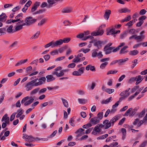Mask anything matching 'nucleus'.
Listing matches in <instances>:
<instances>
[{"label": "nucleus", "mask_w": 147, "mask_h": 147, "mask_svg": "<svg viewBox=\"0 0 147 147\" xmlns=\"http://www.w3.org/2000/svg\"><path fill=\"white\" fill-rule=\"evenodd\" d=\"M63 23L65 26L70 25L72 24L71 22L67 20H65Z\"/></svg>", "instance_id": "nucleus-57"}, {"label": "nucleus", "mask_w": 147, "mask_h": 147, "mask_svg": "<svg viewBox=\"0 0 147 147\" xmlns=\"http://www.w3.org/2000/svg\"><path fill=\"white\" fill-rule=\"evenodd\" d=\"M80 61L81 58H79L77 56L76 57V58L74 59L73 60V62L76 63L80 62Z\"/></svg>", "instance_id": "nucleus-48"}, {"label": "nucleus", "mask_w": 147, "mask_h": 147, "mask_svg": "<svg viewBox=\"0 0 147 147\" xmlns=\"http://www.w3.org/2000/svg\"><path fill=\"white\" fill-rule=\"evenodd\" d=\"M121 131L123 135L122 139L124 140L125 138L126 135V130L125 129L122 128L121 129Z\"/></svg>", "instance_id": "nucleus-23"}, {"label": "nucleus", "mask_w": 147, "mask_h": 147, "mask_svg": "<svg viewBox=\"0 0 147 147\" xmlns=\"http://www.w3.org/2000/svg\"><path fill=\"white\" fill-rule=\"evenodd\" d=\"M63 40L62 39H60L56 41L55 45L56 46L60 45L63 43Z\"/></svg>", "instance_id": "nucleus-41"}, {"label": "nucleus", "mask_w": 147, "mask_h": 147, "mask_svg": "<svg viewBox=\"0 0 147 147\" xmlns=\"http://www.w3.org/2000/svg\"><path fill=\"white\" fill-rule=\"evenodd\" d=\"M103 123L105 125V129H107L109 128L111 126H112L110 122L108 120H105L103 122Z\"/></svg>", "instance_id": "nucleus-7"}, {"label": "nucleus", "mask_w": 147, "mask_h": 147, "mask_svg": "<svg viewBox=\"0 0 147 147\" xmlns=\"http://www.w3.org/2000/svg\"><path fill=\"white\" fill-rule=\"evenodd\" d=\"M74 121L72 118L69 121V123L70 125L73 127L75 126V124L74 123Z\"/></svg>", "instance_id": "nucleus-63"}, {"label": "nucleus", "mask_w": 147, "mask_h": 147, "mask_svg": "<svg viewBox=\"0 0 147 147\" xmlns=\"http://www.w3.org/2000/svg\"><path fill=\"white\" fill-rule=\"evenodd\" d=\"M62 100L64 106L66 108H68L69 105L67 101L65 99L63 98L62 99Z\"/></svg>", "instance_id": "nucleus-38"}, {"label": "nucleus", "mask_w": 147, "mask_h": 147, "mask_svg": "<svg viewBox=\"0 0 147 147\" xmlns=\"http://www.w3.org/2000/svg\"><path fill=\"white\" fill-rule=\"evenodd\" d=\"M98 125H97L94 128L93 131H92V134H94V135H96L97 134V132H98V130L99 129V127L98 126Z\"/></svg>", "instance_id": "nucleus-26"}, {"label": "nucleus", "mask_w": 147, "mask_h": 147, "mask_svg": "<svg viewBox=\"0 0 147 147\" xmlns=\"http://www.w3.org/2000/svg\"><path fill=\"white\" fill-rule=\"evenodd\" d=\"M46 10L45 9H40L38 11H37L36 12L33 13L34 14H36L39 13H42L43 12H45Z\"/></svg>", "instance_id": "nucleus-42"}, {"label": "nucleus", "mask_w": 147, "mask_h": 147, "mask_svg": "<svg viewBox=\"0 0 147 147\" xmlns=\"http://www.w3.org/2000/svg\"><path fill=\"white\" fill-rule=\"evenodd\" d=\"M34 98H31L28 101H26L24 103V105L25 106L31 104L34 101Z\"/></svg>", "instance_id": "nucleus-37"}, {"label": "nucleus", "mask_w": 147, "mask_h": 147, "mask_svg": "<svg viewBox=\"0 0 147 147\" xmlns=\"http://www.w3.org/2000/svg\"><path fill=\"white\" fill-rule=\"evenodd\" d=\"M128 47L126 45L124 46L120 50L119 53L120 54H122L127 53L128 52V51H126V49L128 48Z\"/></svg>", "instance_id": "nucleus-12"}, {"label": "nucleus", "mask_w": 147, "mask_h": 147, "mask_svg": "<svg viewBox=\"0 0 147 147\" xmlns=\"http://www.w3.org/2000/svg\"><path fill=\"white\" fill-rule=\"evenodd\" d=\"M36 21V19H33L31 17H26L24 20V25L27 26H29L35 22Z\"/></svg>", "instance_id": "nucleus-2"}, {"label": "nucleus", "mask_w": 147, "mask_h": 147, "mask_svg": "<svg viewBox=\"0 0 147 147\" xmlns=\"http://www.w3.org/2000/svg\"><path fill=\"white\" fill-rule=\"evenodd\" d=\"M49 47L53 48L55 47V42L52 41L45 46V48H47Z\"/></svg>", "instance_id": "nucleus-17"}, {"label": "nucleus", "mask_w": 147, "mask_h": 147, "mask_svg": "<svg viewBox=\"0 0 147 147\" xmlns=\"http://www.w3.org/2000/svg\"><path fill=\"white\" fill-rule=\"evenodd\" d=\"M111 98L112 97H111L105 100H103L101 102V103L102 104H107L110 102V100H111Z\"/></svg>", "instance_id": "nucleus-34"}, {"label": "nucleus", "mask_w": 147, "mask_h": 147, "mask_svg": "<svg viewBox=\"0 0 147 147\" xmlns=\"http://www.w3.org/2000/svg\"><path fill=\"white\" fill-rule=\"evenodd\" d=\"M108 64V63L107 62H105L104 63H102L101 64L100 67L102 69H103L105 68V66L107 65Z\"/></svg>", "instance_id": "nucleus-53"}, {"label": "nucleus", "mask_w": 147, "mask_h": 147, "mask_svg": "<svg viewBox=\"0 0 147 147\" xmlns=\"http://www.w3.org/2000/svg\"><path fill=\"white\" fill-rule=\"evenodd\" d=\"M47 3H48V7L49 8L53 6V5L55 3V0H47Z\"/></svg>", "instance_id": "nucleus-20"}, {"label": "nucleus", "mask_w": 147, "mask_h": 147, "mask_svg": "<svg viewBox=\"0 0 147 147\" xmlns=\"http://www.w3.org/2000/svg\"><path fill=\"white\" fill-rule=\"evenodd\" d=\"M102 27L101 26L99 27V29L96 30V31L93 32L91 33V34L92 36H101L104 33V30H100V28Z\"/></svg>", "instance_id": "nucleus-3"}, {"label": "nucleus", "mask_w": 147, "mask_h": 147, "mask_svg": "<svg viewBox=\"0 0 147 147\" xmlns=\"http://www.w3.org/2000/svg\"><path fill=\"white\" fill-rule=\"evenodd\" d=\"M130 88H128L127 90L122 92L120 94V95L121 96H123L125 95H126L127 93H128L127 92L130 90Z\"/></svg>", "instance_id": "nucleus-39"}, {"label": "nucleus", "mask_w": 147, "mask_h": 147, "mask_svg": "<svg viewBox=\"0 0 147 147\" xmlns=\"http://www.w3.org/2000/svg\"><path fill=\"white\" fill-rule=\"evenodd\" d=\"M130 10L127 8H124L122 9L121 10H119V12L120 13H126L127 12H130Z\"/></svg>", "instance_id": "nucleus-35"}, {"label": "nucleus", "mask_w": 147, "mask_h": 147, "mask_svg": "<svg viewBox=\"0 0 147 147\" xmlns=\"http://www.w3.org/2000/svg\"><path fill=\"white\" fill-rule=\"evenodd\" d=\"M47 82H51L55 80V78L51 75H48L46 76Z\"/></svg>", "instance_id": "nucleus-21"}, {"label": "nucleus", "mask_w": 147, "mask_h": 147, "mask_svg": "<svg viewBox=\"0 0 147 147\" xmlns=\"http://www.w3.org/2000/svg\"><path fill=\"white\" fill-rule=\"evenodd\" d=\"M114 91V89H110L107 88L105 90V91L109 94H111L113 93Z\"/></svg>", "instance_id": "nucleus-43"}, {"label": "nucleus", "mask_w": 147, "mask_h": 147, "mask_svg": "<svg viewBox=\"0 0 147 147\" xmlns=\"http://www.w3.org/2000/svg\"><path fill=\"white\" fill-rule=\"evenodd\" d=\"M146 111L144 109L140 113L138 116L140 118H141L143 117Z\"/></svg>", "instance_id": "nucleus-49"}, {"label": "nucleus", "mask_w": 147, "mask_h": 147, "mask_svg": "<svg viewBox=\"0 0 147 147\" xmlns=\"http://www.w3.org/2000/svg\"><path fill=\"white\" fill-rule=\"evenodd\" d=\"M98 49H94L93 50V52L92 54V57H95L97 56V52L98 51Z\"/></svg>", "instance_id": "nucleus-29"}, {"label": "nucleus", "mask_w": 147, "mask_h": 147, "mask_svg": "<svg viewBox=\"0 0 147 147\" xmlns=\"http://www.w3.org/2000/svg\"><path fill=\"white\" fill-rule=\"evenodd\" d=\"M7 16L5 13H3L0 15V21L4 22L7 20Z\"/></svg>", "instance_id": "nucleus-14"}, {"label": "nucleus", "mask_w": 147, "mask_h": 147, "mask_svg": "<svg viewBox=\"0 0 147 147\" xmlns=\"http://www.w3.org/2000/svg\"><path fill=\"white\" fill-rule=\"evenodd\" d=\"M31 97L28 96L24 97L21 100V103L23 104L24 102H25L28 99H30Z\"/></svg>", "instance_id": "nucleus-46"}, {"label": "nucleus", "mask_w": 147, "mask_h": 147, "mask_svg": "<svg viewBox=\"0 0 147 147\" xmlns=\"http://www.w3.org/2000/svg\"><path fill=\"white\" fill-rule=\"evenodd\" d=\"M107 40H99L94 39L90 41L91 43H93L94 45L96 47L98 50L102 48V45H105L107 42Z\"/></svg>", "instance_id": "nucleus-1"}, {"label": "nucleus", "mask_w": 147, "mask_h": 147, "mask_svg": "<svg viewBox=\"0 0 147 147\" xmlns=\"http://www.w3.org/2000/svg\"><path fill=\"white\" fill-rule=\"evenodd\" d=\"M48 6L47 3L46 2H44L42 3L40 7L41 8H44L47 6L48 7Z\"/></svg>", "instance_id": "nucleus-56"}, {"label": "nucleus", "mask_w": 147, "mask_h": 147, "mask_svg": "<svg viewBox=\"0 0 147 147\" xmlns=\"http://www.w3.org/2000/svg\"><path fill=\"white\" fill-rule=\"evenodd\" d=\"M92 126V125L91 123H88L87 124L83 125L82 126V127L84 129H88L89 127H90Z\"/></svg>", "instance_id": "nucleus-45"}, {"label": "nucleus", "mask_w": 147, "mask_h": 147, "mask_svg": "<svg viewBox=\"0 0 147 147\" xmlns=\"http://www.w3.org/2000/svg\"><path fill=\"white\" fill-rule=\"evenodd\" d=\"M130 95V93H127L126 95H125L123 97H120L119 101H117V102H118L119 104L120 102H121L123 99H124L127 97L129 95Z\"/></svg>", "instance_id": "nucleus-36"}, {"label": "nucleus", "mask_w": 147, "mask_h": 147, "mask_svg": "<svg viewBox=\"0 0 147 147\" xmlns=\"http://www.w3.org/2000/svg\"><path fill=\"white\" fill-rule=\"evenodd\" d=\"M139 52L137 50H134L130 51L129 53V54L131 55H135L138 53Z\"/></svg>", "instance_id": "nucleus-28"}, {"label": "nucleus", "mask_w": 147, "mask_h": 147, "mask_svg": "<svg viewBox=\"0 0 147 147\" xmlns=\"http://www.w3.org/2000/svg\"><path fill=\"white\" fill-rule=\"evenodd\" d=\"M115 31V29L114 28H112L107 32V35H110V34H114Z\"/></svg>", "instance_id": "nucleus-40"}, {"label": "nucleus", "mask_w": 147, "mask_h": 147, "mask_svg": "<svg viewBox=\"0 0 147 147\" xmlns=\"http://www.w3.org/2000/svg\"><path fill=\"white\" fill-rule=\"evenodd\" d=\"M120 119L119 115H117L114 117L110 121L112 126L114 125V123Z\"/></svg>", "instance_id": "nucleus-6"}, {"label": "nucleus", "mask_w": 147, "mask_h": 147, "mask_svg": "<svg viewBox=\"0 0 147 147\" xmlns=\"http://www.w3.org/2000/svg\"><path fill=\"white\" fill-rule=\"evenodd\" d=\"M111 14V11L110 10H106L104 17L105 19L107 20L109 19V16Z\"/></svg>", "instance_id": "nucleus-13"}, {"label": "nucleus", "mask_w": 147, "mask_h": 147, "mask_svg": "<svg viewBox=\"0 0 147 147\" xmlns=\"http://www.w3.org/2000/svg\"><path fill=\"white\" fill-rule=\"evenodd\" d=\"M100 120L96 117L91 118L90 120V123L92 125H94L100 122Z\"/></svg>", "instance_id": "nucleus-4"}, {"label": "nucleus", "mask_w": 147, "mask_h": 147, "mask_svg": "<svg viewBox=\"0 0 147 147\" xmlns=\"http://www.w3.org/2000/svg\"><path fill=\"white\" fill-rule=\"evenodd\" d=\"M26 139L25 140L26 141H28L29 142H35L36 139L34 138L32 135L26 136Z\"/></svg>", "instance_id": "nucleus-9"}, {"label": "nucleus", "mask_w": 147, "mask_h": 147, "mask_svg": "<svg viewBox=\"0 0 147 147\" xmlns=\"http://www.w3.org/2000/svg\"><path fill=\"white\" fill-rule=\"evenodd\" d=\"M128 59L127 58L125 59H121L118 60H117V62L120 65H122V63L125 62V61H127Z\"/></svg>", "instance_id": "nucleus-27"}, {"label": "nucleus", "mask_w": 147, "mask_h": 147, "mask_svg": "<svg viewBox=\"0 0 147 147\" xmlns=\"http://www.w3.org/2000/svg\"><path fill=\"white\" fill-rule=\"evenodd\" d=\"M22 15L23 14L22 13H20L16 16L15 18L17 19V20L19 21V22L17 23V24H19L20 23H22V22H23L24 20H20V18L22 17Z\"/></svg>", "instance_id": "nucleus-15"}, {"label": "nucleus", "mask_w": 147, "mask_h": 147, "mask_svg": "<svg viewBox=\"0 0 147 147\" xmlns=\"http://www.w3.org/2000/svg\"><path fill=\"white\" fill-rule=\"evenodd\" d=\"M135 80L136 81L135 78H131L129 79L128 81V83L129 84H131L132 83L134 82Z\"/></svg>", "instance_id": "nucleus-64"}, {"label": "nucleus", "mask_w": 147, "mask_h": 147, "mask_svg": "<svg viewBox=\"0 0 147 147\" xmlns=\"http://www.w3.org/2000/svg\"><path fill=\"white\" fill-rule=\"evenodd\" d=\"M38 80V78L35 79L31 81L30 82L34 86H37L39 85H41L43 84L42 82L41 81H40L36 82Z\"/></svg>", "instance_id": "nucleus-8"}, {"label": "nucleus", "mask_w": 147, "mask_h": 147, "mask_svg": "<svg viewBox=\"0 0 147 147\" xmlns=\"http://www.w3.org/2000/svg\"><path fill=\"white\" fill-rule=\"evenodd\" d=\"M46 20V19L44 18L41 20L39 22L38 24V25L39 26H41L45 22Z\"/></svg>", "instance_id": "nucleus-44"}, {"label": "nucleus", "mask_w": 147, "mask_h": 147, "mask_svg": "<svg viewBox=\"0 0 147 147\" xmlns=\"http://www.w3.org/2000/svg\"><path fill=\"white\" fill-rule=\"evenodd\" d=\"M78 101L81 104H84L87 101V100L84 99H78Z\"/></svg>", "instance_id": "nucleus-47"}, {"label": "nucleus", "mask_w": 147, "mask_h": 147, "mask_svg": "<svg viewBox=\"0 0 147 147\" xmlns=\"http://www.w3.org/2000/svg\"><path fill=\"white\" fill-rule=\"evenodd\" d=\"M96 117L100 121L103 117V113L102 112H99L97 115V116Z\"/></svg>", "instance_id": "nucleus-30"}, {"label": "nucleus", "mask_w": 147, "mask_h": 147, "mask_svg": "<svg viewBox=\"0 0 147 147\" xmlns=\"http://www.w3.org/2000/svg\"><path fill=\"white\" fill-rule=\"evenodd\" d=\"M63 40V42L66 43L69 42L71 40V38H64Z\"/></svg>", "instance_id": "nucleus-50"}, {"label": "nucleus", "mask_w": 147, "mask_h": 147, "mask_svg": "<svg viewBox=\"0 0 147 147\" xmlns=\"http://www.w3.org/2000/svg\"><path fill=\"white\" fill-rule=\"evenodd\" d=\"M9 117H8L7 114H6L3 116L2 118L1 119V121L3 122L4 121L5 122L9 120Z\"/></svg>", "instance_id": "nucleus-25"}, {"label": "nucleus", "mask_w": 147, "mask_h": 147, "mask_svg": "<svg viewBox=\"0 0 147 147\" xmlns=\"http://www.w3.org/2000/svg\"><path fill=\"white\" fill-rule=\"evenodd\" d=\"M115 48L114 47H111L108 48L103 49V51L106 55L109 54L112 52V50Z\"/></svg>", "instance_id": "nucleus-10"}, {"label": "nucleus", "mask_w": 147, "mask_h": 147, "mask_svg": "<svg viewBox=\"0 0 147 147\" xmlns=\"http://www.w3.org/2000/svg\"><path fill=\"white\" fill-rule=\"evenodd\" d=\"M144 36H136L135 38V39L137 40V42L141 41L143 40V39L144 38Z\"/></svg>", "instance_id": "nucleus-24"}, {"label": "nucleus", "mask_w": 147, "mask_h": 147, "mask_svg": "<svg viewBox=\"0 0 147 147\" xmlns=\"http://www.w3.org/2000/svg\"><path fill=\"white\" fill-rule=\"evenodd\" d=\"M24 112V110L21 109L18 110L17 111V115L16 116V117L19 118L22 115Z\"/></svg>", "instance_id": "nucleus-22"}, {"label": "nucleus", "mask_w": 147, "mask_h": 147, "mask_svg": "<svg viewBox=\"0 0 147 147\" xmlns=\"http://www.w3.org/2000/svg\"><path fill=\"white\" fill-rule=\"evenodd\" d=\"M131 17L130 15H128L127 17L124 19L120 21L121 23L124 22H128L131 19Z\"/></svg>", "instance_id": "nucleus-32"}, {"label": "nucleus", "mask_w": 147, "mask_h": 147, "mask_svg": "<svg viewBox=\"0 0 147 147\" xmlns=\"http://www.w3.org/2000/svg\"><path fill=\"white\" fill-rule=\"evenodd\" d=\"M40 89L39 88H37L34 89L31 92L30 94L32 95L36 94L39 91Z\"/></svg>", "instance_id": "nucleus-31"}, {"label": "nucleus", "mask_w": 147, "mask_h": 147, "mask_svg": "<svg viewBox=\"0 0 147 147\" xmlns=\"http://www.w3.org/2000/svg\"><path fill=\"white\" fill-rule=\"evenodd\" d=\"M73 75L76 76H80L81 74L79 73V72L77 71H75L73 72L72 73Z\"/></svg>", "instance_id": "nucleus-58"}, {"label": "nucleus", "mask_w": 147, "mask_h": 147, "mask_svg": "<svg viewBox=\"0 0 147 147\" xmlns=\"http://www.w3.org/2000/svg\"><path fill=\"white\" fill-rule=\"evenodd\" d=\"M84 131V130L82 128H80L78 129L75 132L76 134L80 133V134L77 135V137L78 138L80 136H82V135L84 134L85 133L84 132L81 133Z\"/></svg>", "instance_id": "nucleus-11"}, {"label": "nucleus", "mask_w": 147, "mask_h": 147, "mask_svg": "<svg viewBox=\"0 0 147 147\" xmlns=\"http://www.w3.org/2000/svg\"><path fill=\"white\" fill-rule=\"evenodd\" d=\"M144 23L143 20H140V21L136 24V26L137 27H140Z\"/></svg>", "instance_id": "nucleus-62"}, {"label": "nucleus", "mask_w": 147, "mask_h": 147, "mask_svg": "<svg viewBox=\"0 0 147 147\" xmlns=\"http://www.w3.org/2000/svg\"><path fill=\"white\" fill-rule=\"evenodd\" d=\"M13 26L12 25L10 26L7 29V32L8 33H11L13 31L12 28Z\"/></svg>", "instance_id": "nucleus-52"}, {"label": "nucleus", "mask_w": 147, "mask_h": 147, "mask_svg": "<svg viewBox=\"0 0 147 147\" xmlns=\"http://www.w3.org/2000/svg\"><path fill=\"white\" fill-rule=\"evenodd\" d=\"M32 69V67L31 66H29L27 67L26 69V73H28L31 71Z\"/></svg>", "instance_id": "nucleus-55"}, {"label": "nucleus", "mask_w": 147, "mask_h": 147, "mask_svg": "<svg viewBox=\"0 0 147 147\" xmlns=\"http://www.w3.org/2000/svg\"><path fill=\"white\" fill-rule=\"evenodd\" d=\"M64 74V73H63L62 70L61 71L60 73H58L56 71V75L58 77L61 76H63Z\"/></svg>", "instance_id": "nucleus-54"}, {"label": "nucleus", "mask_w": 147, "mask_h": 147, "mask_svg": "<svg viewBox=\"0 0 147 147\" xmlns=\"http://www.w3.org/2000/svg\"><path fill=\"white\" fill-rule=\"evenodd\" d=\"M34 86L30 82H29L26 84L25 86L26 90L28 91L32 90Z\"/></svg>", "instance_id": "nucleus-5"}, {"label": "nucleus", "mask_w": 147, "mask_h": 147, "mask_svg": "<svg viewBox=\"0 0 147 147\" xmlns=\"http://www.w3.org/2000/svg\"><path fill=\"white\" fill-rule=\"evenodd\" d=\"M72 11V9L71 7H66L63 9L62 12L63 13H70Z\"/></svg>", "instance_id": "nucleus-18"}, {"label": "nucleus", "mask_w": 147, "mask_h": 147, "mask_svg": "<svg viewBox=\"0 0 147 147\" xmlns=\"http://www.w3.org/2000/svg\"><path fill=\"white\" fill-rule=\"evenodd\" d=\"M135 78L136 81H137L136 83V85L139 84L143 79V78H142L141 76L140 75L137 76Z\"/></svg>", "instance_id": "nucleus-16"}, {"label": "nucleus", "mask_w": 147, "mask_h": 147, "mask_svg": "<svg viewBox=\"0 0 147 147\" xmlns=\"http://www.w3.org/2000/svg\"><path fill=\"white\" fill-rule=\"evenodd\" d=\"M16 114V112L13 113L11 115L10 119V121H12L15 118V115Z\"/></svg>", "instance_id": "nucleus-60"}, {"label": "nucleus", "mask_w": 147, "mask_h": 147, "mask_svg": "<svg viewBox=\"0 0 147 147\" xmlns=\"http://www.w3.org/2000/svg\"><path fill=\"white\" fill-rule=\"evenodd\" d=\"M84 33H81L80 34H79L76 36V37L78 38H83L84 37Z\"/></svg>", "instance_id": "nucleus-59"}, {"label": "nucleus", "mask_w": 147, "mask_h": 147, "mask_svg": "<svg viewBox=\"0 0 147 147\" xmlns=\"http://www.w3.org/2000/svg\"><path fill=\"white\" fill-rule=\"evenodd\" d=\"M118 145L117 142H113L110 144V147H115Z\"/></svg>", "instance_id": "nucleus-61"}, {"label": "nucleus", "mask_w": 147, "mask_h": 147, "mask_svg": "<svg viewBox=\"0 0 147 147\" xmlns=\"http://www.w3.org/2000/svg\"><path fill=\"white\" fill-rule=\"evenodd\" d=\"M17 26H16L15 29L16 31H18L21 29L23 28V26H25V25H24L23 22H22V23H20L19 24H17Z\"/></svg>", "instance_id": "nucleus-19"}, {"label": "nucleus", "mask_w": 147, "mask_h": 147, "mask_svg": "<svg viewBox=\"0 0 147 147\" xmlns=\"http://www.w3.org/2000/svg\"><path fill=\"white\" fill-rule=\"evenodd\" d=\"M40 32L39 31H37L36 33L31 38V39H33L36 38L38 37L39 35L40 34Z\"/></svg>", "instance_id": "nucleus-33"}, {"label": "nucleus", "mask_w": 147, "mask_h": 147, "mask_svg": "<svg viewBox=\"0 0 147 147\" xmlns=\"http://www.w3.org/2000/svg\"><path fill=\"white\" fill-rule=\"evenodd\" d=\"M132 108H130L128 109L124 114V116H127L128 114L130 113L132 110Z\"/></svg>", "instance_id": "nucleus-51"}]
</instances>
